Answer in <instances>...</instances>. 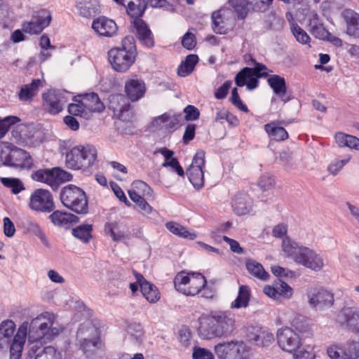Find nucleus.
<instances>
[{
  "label": "nucleus",
  "mask_w": 359,
  "mask_h": 359,
  "mask_svg": "<svg viewBox=\"0 0 359 359\" xmlns=\"http://www.w3.org/2000/svg\"><path fill=\"white\" fill-rule=\"evenodd\" d=\"M137 54L135 38L133 36H126L122 40L120 47L109 50L108 59L116 72H125L135 62Z\"/></svg>",
  "instance_id": "1"
},
{
  "label": "nucleus",
  "mask_w": 359,
  "mask_h": 359,
  "mask_svg": "<svg viewBox=\"0 0 359 359\" xmlns=\"http://www.w3.org/2000/svg\"><path fill=\"white\" fill-rule=\"evenodd\" d=\"M97 157V151L94 146L80 144L67 150L65 165L74 170L86 169L95 164Z\"/></svg>",
  "instance_id": "2"
},
{
  "label": "nucleus",
  "mask_w": 359,
  "mask_h": 359,
  "mask_svg": "<svg viewBox=\"0 0 359 359\" xmlns=\"http://www.w3.org/2000/svg\"><path fill=\"white\" fill-rule=\"evenodd\" d=\"M60 198L65 207L76 214L86 215L88 213V198L81 188L68 184L62 189Z\"/></svg>",
  "instance_id": "3"
},
{
  "label": "nucleus",
  "mask_w": 359,
  "mask_h": 359,
  "mask_svg": "<svg viewBox=\"0 0 359 359\" xmlns=\"http://www.w3.org/2000/svg\"><path fill=\"white\" fill-rule=\"evenodd\" d=\"M204 277L198 272H179L174 278L175 288L186 296H196L200 294L204 285Z\"/></svg>",
  "instance_id": "4"
},
{
  "label": "nucleus",
  "mask_w": 359,
  "mask_h": 359,
  "mask_svg": "<svg viewBox=\"0 0 359 359\" xmlns=\"http://www.w3.org/2000/svg\"><path fill=\"white\" fill-rule=\"evenodd\" d=\"M253 61L255 62L253 68L245 67L236 74L234 81L237 86H246L248 90H253L258 86L259 79L269 76L266 72H263L267 69L265 65L257 62L254 60Z\"/></svg>",
  "instance_id": "5"
},
{
  "label": "nucleus",
  "mask_w": 359,
  "mask_h": 359,
  "mask_svg": "<svg viewBox=\"0 0 359 359\" xmlns=\"http://www.w3.org/2000/svg\"><path fill=\"white\" fill-rule=\"evenodd\" d=\"M29 208L39 212H51L55 208L52 194L47 189H35L30 195Z\"/></svg>",
  "instance_id": "6"
},
{
  "label": "nucleus",
  "mask_w": 359,
  "mask_h": 359,
  "mask_svg": "<svg viewBox=\"0 0 359 359\" xmlns=\"http://www.w3.org/2000/svg\"><path fill=\"white\" fill-rule=\"evenodd\" d=\"M67 95H70V93L66 90H48L42 94L43 106L50 114H57L67 102Z\"/></svg>",
  "instance_id": "7"
},
{
  "label": "nucleus",
  "mask_w": 359,
  "mask_h": 359,
  "mask_svg": "<svg viewBox=\"0 0 359 359\" xmlns=\"http://www.w3.org/2000/svg\"><path fill=\"white\" fill-rule=\"evenodd\" d=\"M245 345L243 341H231L215 346V352L220 359H244Z\"/></svg>",
  "instance_id": "8"
},
{
  "label": "nucleus",
  "mask_w": 359,
  "mask_h": 359,
  "mask_svg": "<svg viewBox=\"0 0 359 359\" xmlns=\"http://www.w3.org/2000/svg\"><path fill=\"white\" fill-rule=\"evenodd\" d=\"M72 100L75 102H79L84 107L83 118L89 119L92 114L94 112H102L105 107L103 102L100 100L98 95L95 93H90L86 94H81L73 96Z\"/></svg>",
  "instance_id": "9"
},
{
  "label": "nucleus",
  "mask_w": 359,
  "mask_h": 359,
  "mask_svg": "<svg viewBox=\"0 0 359 359\" xmlns=\"http://www.w3.org/2000/svg\"><path fill=\"white\" fill-rule=\"evenodd\" d=\"M277 341L279 346L283 351L290 353L295 351L302 345V339L299 334L287 327L278 330Z\"/></svg>",
  "instance_id": "10"
},
{
  "label": "nucleus",
  "mask_w": 359,
  "mask_h": 359,
  "mask_svg": "<svg viewBox=\"0 0 359 359\" xmlns=\"http://www.w3.org/2000/svg\"><path fill=\"white\" fill-rule=\"evenodd\" d=\"M309 306L316 310L330 308L334 303L333 294L326 290L311 288L307 292Z\"/></svg>",
  "instance_id": "11"
},
{
  "label": "nucleus",
  "mask_w": 359,
  "mask_h": 359,
  "mask_svg": "<svg viewBox=\"0 0 359 359\" xmlns=\"http://www.w3.org/2000/svg\"><path fill=\"white\" fill-rule=\"evenodd\" d=\"M50 14L46 10H41L33 15L30 20L24 22L22 28L29 34H39L50 25Z\"/></svg>",
  "instance_id": "12"
},
{
  "label": "nucleus",
  "mask_w": 359,
  "mask_h": 359,
  "mask_svg": "<svg viewBox=\"0 0 359 359\" xmlns=\"http://www.w3.org/2000/svg\"><path fill=\"white\" fill-rule=\"evenodd\" d=\"M6 165L20 170H29L34 165V161L28 152L13 144Z\"/></svg>",
  "instance_id": "13"
},
{
  "label": "nucleus",
  "mask_w": 359,
  "mask_h": 359,
  "mask_svg": "<svg viewBox=\"0 0 359 359\" xmlns=\"http://www.w3.org/2000/svg\"><path fill=\"white\" fill-rule=\"evenodd\" d=\"M295 262L315 271H320L324 265L322 257L313 250L304 247L299 251Z\"/></svg>",
  "instance_id": "14"
},
{
  "label": "nucleus",
  "mask_w": 359,
  "mask_h": 359,
  "mask_svg": "<svg viewBox=\"0 0 359 359\" xmlns=\"http://www.w3.org/2000/svg\"><path fill=\"white\" fill-rule=\"evenodd\" d=\"M132 23L140 43L147 48H153L155 44L154 37L148 25L142 19L132 21Z\"/></svg>",
  "instance_id": "15"
},
{
  "label": "nucleus",
  "mask_w": 359,
  "mask_h": 359,
  "mask_svg": "<svg viewBox=\"0 0 359 359\" xmlns=\"http://www.w3.org/2000/svg\"><path fill=\"white\" fill-rule=\"evenodd\" d=\"M199 336L204 339L222 337L218 327L215 315L202 318L198 328Z\"/></svg>",
  "instance_id": "16"
},
{
  "label": "nucleus",
  "mask_w": 359,
  "mask_h": 359,
  "mask_svg": "<svg viewBox=\"0 0 359 359\" xmlns=\"http://www.w3.org/2000/svg\"><path fill=\"white\" fill-rule=\"evenodd\" d=\"M104 231L109 234L114 242L126 243L131 238L130 231L120 222H107L104 225Z\"/></svg>",
  "instance_id": "17"
},
{
  "label": "nucleus",
  "mask_w": 359,
  "mask_h": 359,
  "mask_svg": "<svg viewBox=\"0 0 359 359\" xmlns=\"http://www.w3.org/2000/svg\"><path fill=\"white\" fill-rule=\"evenodd\" d=\"M125 101L126 99L123 95H114L110 100L109 108L113 109L120 120L130 121L133 116V111L130 104L126 103Z\"/></svg>",
  "instance_id": "18"
},
{
  "label": "nucleus",
  "mask_w": 359,
  "mask_h": 359,
  "mask_svg": "<svg viewBox=\"0 0 359 359\" xmlns=\"http://www.w3.org/2000/svg\"><path fill=\"white\" fill-rule=\"evenodd\" d=\"M92 28L100 36L106 37H111L118 29L116 22L104 16H100L95 19L92 23Z\"/></svg>",
  "instance_id": "19"
},
{
  "label": "nucleus",
  "mask_w": 359,
  "mask_h": 359,
  "mask_svg": "<svg viewBox=\"0 0 359 359\" xmlns=\"http://www.w3.org/2000/svg\"><path fill=\"white\" fill-rule=\"evenodd\" d=\"M27 323H24L20 327L18 334L14 336L10 347L9 359H20L25 343Z\"/></svg>",
  "instance_id": "20"
},
{
  "label": "nucleus",
  "mask_w": 359,
  "mask_h": 359,
  "mask_svg": "<svg viewBox=\"0 0 359 359\" xmlns=\"http://www.w3.org/2000/svg\"><path fill=\"white\" fill-rule=\"evenodd\" d=\"M231 206L235 214L245 215L252 210V200L248 194L239 192L233 198Z\"/></svg>",
  "instance_id": "21"
},
{
  "label": "nucleus",
  "mask_w": 359,
  "mask_h": 359,
  "mask_svg": "<svg viewBox=\"0 0 359 359\" xmlns=\"http://www.w3.org/2000/svg\"><path fill=\"white\" fill-rule=\"evenodd\" d=\"M151 124L154 127H165L166 129H173L183 125V118L181 114L170 115L168 113H164L154 118Z\"/></svg>",
  "instance_id": "22"
},
{
  "label": "nucleus",
  "mask_w": 359,
  "mask_h": 359,
  "mask_svg": "<svg viewBox=\"0 0 359 359\" xmlns=\"http://www.w3.org/2000/svg\"><path fill=\"white\" fill-rule=\"evenodd\" d=\"M144 81L137 79H132L126 81L125 93L127 97L132 102L140 100L145 93Z\"/></svg>",
  "instance_id": "23"
},
{
  "label": "nucleus",
  "mask_w": 359,
  "mask_h": 359,
  "mask_svg": "<svg viewBox=\"0 0 359 359\" xmlns=\"http://www.w3.org/2000/svg\"><path fill=\"white\" fill-rule=\"evenodd\" d=\"M76 8L79 15L91 18L100 13L99 0H76Z\"/></svg>",
  "instance_id": "24"
},
{
  "label": "nucleus",
  "mask_w": 359,
  "mask_h": 359,
  "mask_svg": "<svg viewBox=\"0 0 359 359\" xmlns=\"http://www.w3.org/2000/svg\"><path fill=\"white\" fill-rule=\"evenodd\" d=\"M41 87H43V81L40 79H32L30 83L21 86L18 95V99L22 102H31Z\"/></svg>",
  "instance_id": "25"
},
{
  "label": "nucleus",
  "mask_w": 359,
  "mask_h": 359,
  "mask_svg": "<svg viewBox=\"0 0 359 359\" xmlns=\"http://www.w3.org/2000/svg\"><path fill=\"white\" fill-rule=\"evenodd\" d=\"M341 323H346L353 332L359 333V311L353 308L344 309L338 316Z\"/></svg>",
  "instance_id": "26"
},
{
  "label": "nucleus",
  "mask_w": 359,
  "mask_h": 359,
  "mask_svg": "<svg viewBox=\"0 0 359 359\" xmlns=\"http://www.w3.org/2000/svg\"><path fill=\"white\" fill-rule=\"evenodd\" d=\"M342 17L346 24L347 34L359 37V14L346 8L342 12Z\"/></svg>",
  "instance_id": "27"
},
{
  "label": "nucleus",
  "mask_w": 359,
  "mask_h": 359,
  "mask_svg": "<svg viewBox=\"0 0 359 359\" xmlns=\"http://www.w3.org/2000/svg\"><path fill=\"white\" fill-rule=\"evenodd\" d=\"M215 317L222 336L230 334L234 329V315L229 311H224L215 314Z\"/></svg>",
  "instance_id": "28"
},
{
  "label": "nucleus",
  "mask_w": 359,
  "mask_h": 359,
  "mask_svg": "<svg viewBox=\"0 0 359 359\" xmlns=\"http://www.w3.org/2000/svg\"><path fill=\"white\" fill-rule=\"evenodd\" d=\"M225 10L219 9L212 13V29L216 34H224L229 29L227 18L224 16Z\"/></svg>",
  "instance_id": "29"
},
{
  "label": "nucleus",
  "mask_w": 359,
  "mask_h": 359,
  "mask_svg": "<svg viewBox=\"0 0 359 359\" xmlns=\"http://www.w3.org/2000/svg\"><path fill=\"white\" fill-rule=\"evenodd\" d=\"M267 83L274 94L281 97L285 102L288 100L283 99L287 92L286 82L283 77L277 74L271 75L267 79Z\"/></svg>",
  "instance_id": "30"
},
{
  "label": "nucleus",
  "mask_w": 359,
  "mask_h": 359,
  "mask_svg": "<svg viewBox=\"0 0 359 359\" xmlns=\"http://www.w3.org/2000/svg\"><path fill=\"white\" fill-rule=\"evenodd\" d=\"M15 330V325L11 320H5L0 324V348L8 345L12 339Z\"/></svg>",
  "instance_id": "31"
},
{
  "label": "nucleus",
  "mask_w": 359,
  "mask_h": 359,
  "mask_svg": "<svg viewBox=\"0 0 359 359\" xmlns=\"http://www.w3.org/2000/svg\"><path fill=\"white\" fill-rule=\"evenodd\" d=\"M251 290L248 285H242L239 287L238 296L231 303V309L246 308L249 305Z\"/></svg>",
  "instance_id": "32"
},
{
  "label": "nucleus",
  "mask_w": 359,
  "mask_h": 359,
  "mask_svg": "<svg viewBox=\"0 0 359 359\" xmlns=\"http://www.w3.org/2000/svg\"><path fill=\"white\" fill-rule=\"evenodd\" d=\"M32 178L35 181L50 185L55 190V177L54 175V168L51 169H39L32 175Z\"/></svg>",
  "instance_id": "33"
},
{
  "label": "nucleus",
  "mask_w": 359,
  "mask_h": 359,
  "mask_svg": "<svg viewBox=\"0 0 359 359\" xmlns=\"http://www.w3.org/2000/svg\"><path fill=\"white\" fill-rule=\"evenodd\" d=\"M128 194L130 198L137 205L138 211L142 215L149 216L156 213L152 207L137 191L129 190Z\"/></svg>",
  "instance_id": "34"
},
{
  "label": "nucleus",
  "mask_w": 359,
  "mask_h": 359,
  "mask_svg": "<svg viewBox=\"0 0 359 359\" xmlns=\"http://www.w3.org/2000/svg\"><path fill=\"white\" fill-rule=\"evenodd\" d=\"M198 62V57L195 54L188 55L185 60L182 61L177 68V74L181 77H186L189 75L194 69L196 65Z\"/></svg>",
  "instance_id": "35"
},
{
  "label": "nucleus",
  "mask_w": 359,
  "mask_h": 359,
  "mask_svg": "<svg viewBox=\"0 0 359 359\" xmlns=\"http://www.w3.org/2000/svg\"><path fill=\"white\" fill-rule=\"evenodd\" d=\"M266 133L276 141H283L288 138V133L283 127L278 126L274 122L264 125Z\"/></svg>",
  "instance_id": "36"
},
{
  "label": "nucleus",
  "mask_w": 359,
  "mask_h": 359,
  "mask_svg": "<svg viewBox=\"0 0 359 359\" xmlns=\"http://www.w3.org/2000/svg\"><path fill=\"white\" fill-rule=\"evenodd\" d=\"M93 225L83 224L72 229V235L77 239L81 240L85 243L90 242L93 238Z\"/></svg>",
  "instance_id": "37"
},
{
  "label": "nucleus",
  "mask_w": 359,
  "mask_h": 359,
  "mask_svg": "<svg viewBox=\"0 0 359 359\" xmlns=\"http://www.w3.org/2000/svg\"><path fill=\"white\" fill-rule=\"evenodd\" d=\"M124 8L126 9L128 15L133 19L132 21H135L137 19H142L141 17L147 8V4L145 1L139 3L130 1L128 5Z\"/></svg>",
  "instance_id": "38"
},
{
  "label": "nucleus",
  "mask_w": 359,
  "mask_h": 359,
  "mask_svg": "<svg viewBox=\"0 0 359 359\" xmlns=\"http://www.w3.org/2000/svg\"><path fill=\"white\" fill-rule=\"evenodd\" d=\"M246 267L251 275L262 280H267L269 276L263 266L254 259H248L246 261Z\"/></svg>",
  "instance_id": "39"
},
{
  "label": "nucleus",
  "mask_w": 359,
  "mask_h": 359,
  "mask_svg": "<svg viewBox=\"0 0 359 359\" xmlns=\"http://www.w3.org/2000/svg\"><path fill=\"white\" fill-rule=\"evenodd\" d=\"M142 295L150 303H156L160 299V292L157 287L149 282H145L140 285Z\"/></svg>",
  "instance_id": "40"
},
{
  "label": "nucleus",
  "mask_w": 359,
  "mask_h": 359,
  "mask_svg": "<svg viewBox=\"0 0 359 359\" xmlns=\"http://www.w3.org/2000/svg\"><path fill=\"white\" fill-rule=\"evenodd\" d=\"M187 175L189 182L196 189H201L204 185V172L201 168H188Z\"/></svg>",
  "instance_id": "41"
},
{
  "label": "nucleus",
  "mask_w": 359,
  "mask_h": 359,
  "mask_svg": "<svg viewBox=\"0 0 359 359\" xmlns=\"http://www.w3.org/2000/svg\"><path fill=\"white\" fill-rule=\"evenodd\" d=\"M165 227L172 233L184 238L194 240L196 238L194 232L189 231L185 227L175 222H168Z\"/></svg>",
  "instance_id": "42"
},
{
  "label": "nucleus",
  "mask_w": 359,
  "mask_h": 359,
  "mask_svg": "<svg viewBox=\"0 0 359 359\" xmlns=\"http://www.w3.org/2000/svg\"><path fill=\"white\" fill-rule=\"evenodd\" d=\"M344 359H359V341L349 340L343 345Z\"/></svg>",
  "instance_id": "43"
},
{
  "label": "nucleus",
  "mask_w": 359,
  "mask_h": 359,
  "mask_svg": "<svg viewBox=\"0 0 359 359\" xmlns=\"http://www.w3.org/2000/svg\"><path fill=\"white\" fill-rule=\"evenodd\" d=\"M31 352L33 353L34 355V359H38V358H40L43 356V355L48 358V355L51 356L53 358L57 359V357H56V350L53 346H47L42 349H41V347L38 346V342L35 344H34L32 348H30L29 351V354H31Z\"/></svg>",
  "instance_id": "44"
},
{
  "label": "nucleus",
  "mask_w": 359,
  "mask_h": 359,
  "mask_svg": "<svg viewBox=\"0 0 359 359\" xmlns=\"http://www.w3.org/2000/svg\"><path fill=\"white\" fill-rule=\"evenodd\" d=\"M310 25L311 26V32L316 38L325 40L326 36H329V32L322 24L318 23L316 14L314 15L313 19L311 20Z\"/></svg>",
  "instance_id": "45"
},
{
  "label": "nucleus",
  "mask_w": 359,
  "mask_h": 359,
  "mask_svg": "<svg viewBox=\"0 0 359 359\" xmlns=\"http://www.w3.org/2000/svg\"><path fill=\"white\" fill-rule=\"evenodd\" d=\"M283 248L287 256L292 257L295 261L296 257L299 255L300 250L304 247L299 246L296 242L287 238L283 241Z\"/></svg>",
  "instance_id": "46"
},
{
  "label": "nucleus",
  "mask_w": 359,
  "mask_h": 359,
  "mask_svg": "<svg viewBox=\"0 0 359 359\" xmlns=\"http://www.w3.org/2000/svg\"><path fill=\"white\" fill-rule=\"evenodd\" d=\"M290 30L299 43L307 44L310 41V36L297 23L292 22L290 24Z\"/></svg>",
  "instance_id": "47"
},
{
  "label": "nucleus",
  "mask_w": 359,
  "mask_h": 359,
  "mask_svg": "<svg viewBox=\"0 0 359 359\" xmlns=\"http://www.w3.org/2000/svg\"><path fill=\"white\" fill-rule=\"evenodd\" d=\"M27 229L28 231L34 233L36 236H37L45 246H49V243L46 238V236L37 222L33 221L29 222L27 223Z\"/></svg>",
  "instance_id": "48"
},
{
  "label": "nucleus",
  "mask_w": 359,
  "mask_h": 359,
  "mask_svg": "<svg viewBox=\"0 0 359 359\" xmlns=\"http://www.w3.org/2000/svg\"><path fill=\"white\" fill-rule=\"evenodd\" d=\"M1 182L5 187L10 188L14 194H18L24 189L23 184L17 178L2 177Z\"/></svg>",
  "instance_id": "49"
},
{
  "label": "nucleus",
  "mask_w": 359,
  "mask_h": 359,
  "mask_svg": "<svg viewBox=\"0 0 359 359\" xmlns=\"http://www.w3.org/2000/svg\"><path fill=\"white\" fill-rule=\"evenodd\" d=\"M229 1L237 13L238 19H245L249 9L247 0H229Z\"/></svg>",
  "instance_id": "50"
},
{
  "label": "nucleus",
  "mask_w": 359,
  "mask_h": 359,
  "mask_svg": "<svg viewBox=\"0 0 359 359\" xmlns=\"http://www.w3.org/2000/svg\"><path fill=\"white\" fill-rule=\"evenodd\" d=\"M52 212L48 217L54 225L58 226H67V212L60 210H53Z\"/></svg>",
  "instance_id": "51"
},
{
  "label": "nucleus",
  "mask_w": 359,
  "mask_h": 359,
  "mask_svg": "<svg viewBox=\"0 0 359 359\" xmlns=\"http://www.w3.org/2000/svg\"><path fill=\"white\" fill-rule=\"evenodd\" d=\"M20 118L15 116H8L0 121V138H2L8 132L9 128L20 122Z\"/></svg>",
  "instance_id": "52"
},
{
  "label": "nucleus",
  "mask_w": 359,
  "mask_h": 359,
  "mask_svg": "<svg viewBox=\"0 0 359 359\" xmlns=\"http://www.w3.org/2000/svg\"><path fill=\"white\" fill-rule=\"evenodd\" d=\"M54 175L55 177V189L58 188L60 184L71 181L73 177L70 172L57 167L54 168Z\"/></svg>",
  "instance_id": "53"
},
{
  "label": "nucleus",
  "mask_w": 359,
  "mask_h": 359,
  "mask_svg": "<svg viewBox=\"0 0 359 359\" xmlns=\"http://www.w3.org/2000/svg\"><path fill=\"white\" fill-rule=\"evenodd\" d=\"M351 158L350 155H347L341 160L334 159L328 165V171L333 175H337L339 170L350 161Z\"/></svg>",
  "instance_id": "54"
},
{
  "label": "nucleus",
  "mask_w": 359,
  "mask_h": 359,
  "mask_svg": "<svg viewBox=\"0 0 359 359\" xmlns=\"http://www.w3.org/2000/svg\"><path fill=\"white\" fill-rule=\"evenodd\" d=\"M185 114L183 121H196L200 117V111L198 109L194 106L189 104L183 110Z\"/></svg>",
  "instance_id": "55"
},
{
  "label": "nucleus",
  "mask_w": 359,
  "mask_h": 359,
  "mask_svg": "<svg viewBox=\"0 0 359 359\" xmlns=\"http://www.w3.org/2000/svg\"><path fill=\"white\" fill-rule=\"evenodd\" d=\"M230 101L236 107L241 110L242 111H244L245 113H248L249 111L248 108L246 105H245L238 95V89L237 88H233L231 90V95L230 97Z\"/></svg>",
  "instance_id": "56"
},
{
  "label": "nucleus",
  "mask_w": 359,
  "mask_h": 359,
  "mask_svg": "<svg viewBox=\"0 0 359 359\" xmlns=\"http://www.w3.org/2000/svg\"><path fill=\"white\" fill-rule=\"evenodd\" d=\"M192 359H214L213 354L209 350L198 346H194Z\"/></svg>",
  "instance_id": "57"
},
{
  "label": "nucleus",
  "mask_w": 359,
  "mask_h": 359,
  "mask_svg": "<svg viewBox=\"0 0 359 359\" xmlns=\"http://www.w3.org/2000/svg\"><path fill=\"white\" fill-rule=\"evenodd\" d=\"M327 354L330 359H344L343 346L338 344H331L327 348Z\"/></svg>",
  "instance_id": "58"
},
{
  "label": "nucleus",
  "mask_w": 359,
  "mask_h": 359,
  "mask_svg": "<svg viewBox=\"0 0 359 359\" xmlns=\"http://www.w3.org/2000/svg\"><path fill=\"white\" fill-rule=\"evenodd\" d=\"M163 167H170L173 172H175L179 176L184 177L185 172L180 165L177 158H172L170 161H164L162 163Z\"/></svg>",
  "instance_id": "59"
},
{
  "label": "nucleus",
  "mask_w": 359,
  "mask_h": 359,
  "mask_svg": "<svg viewBox=\"0 0 359 359\" xmlns=\"http://www.w3.org/2000/svg\"><path fill=\"white\" fill-rule=\"evenodd\" d=\"M205 153L204 151L198 150L195 154L192 160V163L189 168L203 169L205 165Z\"/></svg>",
  "instance_id": "60"
},
{
  "label": "nucleus",
  "mask_w": 359,
  "mask_h": 359,
  "mask_svg": "<svg viewBox=\"0 0 359 359\" xmlns=\"http://www.w3.org/2000/svg\"><path fill=\"white\" fill-rule=\"evenodd\" d=\"M258 185L263 191L269 190L274 187L275 180L272 176L263 175L258 182Z\"/></svg>",
  "instance_id": "61"
},
{
  "label": "nucleus",
  "mask_w": 359,
  "mask_h": 359,
  "mask_svg": "<svg viewBox=\"0 0 359 359\" xmlns=\"http://www.w3.org/2000/svg\"><path fill=\"white\" fill-rule=\"evenodd\" d=\"M13 144L8 142H0V162L6 165Z\"/></svg>",
  "instance_id": "62"
},
{
  "label": "nucleus",
  "mask_w": 359,
  "mask_h": 359,
  "mask_svg": "<svg viewBox=\"0 0 359 359\" xmlns=\"http://www.w3.org/2000/svg\"><path fill=\"white\" fill-rule=\"evenodd\" d=\"M276 288L278 290V294L283 295L285 298L289 299L292 297V289L287 283L279 280L276 284Z\"/></svg>",
  "instance_id": "63"
},
{
  "label": "nucleus",
  "mask_w": 359,
  "mask_h": 359,
  "mask_svg": "<svg viewBox=\"0 0 359 359\" xmlns=\"http://www.w3.org/2000/svg\"><path fill=\"white\" fill-rule=\"evenodd\" d=\"M179 340L181 344L187 347L189 345L191 338V332L188 327L183 326L179 330Z\"/></svg>",
  "instance_id": "64"
}]
</instances>
